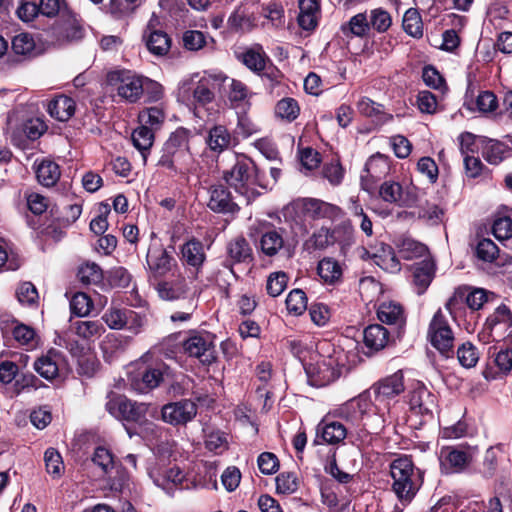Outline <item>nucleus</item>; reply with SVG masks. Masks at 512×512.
<instances>
[{
  "label": "nucleus",
  "mask_w": 512,
  "mask_h": 512,
  "mask_svg": "<svg viewBox=\"0 0 512 512\" xmlns=\"http://www.w3.org/2000/svg\"><path fill=\"white\" fill-rule=\"evenodd\" d=\"M298 489V479L295 473L282 472L276 477V490L281 494H291Z\"/></svg>",
  "instance_id": "0e129e2a"
},
{
  "label": "nucleus",
  "mask_w": 512,
  "mask_h": 512,
  "mask_svg": "<svg viewBox=\"0 0 512 512\" xmlns=\"http://www.w3.org/2000/svg\"><path fill=\"white\" fill-rule=\"evenodd\" d=\"M427 337L431 345L446 358L454 354V333L448 318L441 309L434 314L429 324Z\"/></svg>",
  "instance_id": "39448f33"
},
{
  "label": "nucleus",
  "mask_w": 512,
  "mask_h": 512,
  "mask_svg": "<svg viewBox=\"0 0 512 512\" xmlns=\"http://www.w3.org/2000/svg\"><path fill=\"white\" fill-rule=\"evenodd\" d=\"M399 252L405 259H414L419 257H427L428 255V248L411 238H405L401 241L399 244Z\"/></svg>",
  "instance_id": "8fccbe9b"
},
{
  "label": "nucleus",
  "mask_w": 512,
  "mask_h": 512,
  "mask_svg": "<svg viewBox=\"0 0 512 512\" xmlns=\"http://www.w3.org/2000/svg\"><path fill=\"white\" fill-rule=\"evenodd\" d=\"M180 258L183 265L189 267L197 277L206 261L203 243L194 237L189 239L180 246Z\"/></svg>",
  "instance_id": "f3484780"
},
{
  "label": "nucleus",
  "mask_w": 512,
  "mask_h": 512,
  "mask_svg": "<svg viewBox=\"0 0 512 512\" xmlns=\"http://www.w3.org/2000/svg\"><path fill=\"white\" fill-rule=\"evenodd\" d=\"M498 254L499 249L491 239L483 238L476 246L477 257L485 262H493Z\"/></svg>",
  "instance_id": "680f3d73"
},
{
  "label": "nucleus",
  "mask_w": 512,
  "mask_h": 512,
  "mask_svg": "<svg viewBox=\"0 0 512 512\" xmlns=\"http://www.w3.org/2000/svg\"><path fill=\"white\" fill-rule=\"evenodd\" d=\"M305 371L309 384L315 387L326 386L340 376V369L337 367L336 361L331 357L315 364L306 365Z\"/></svg>",
  "instance_id": "9d476101"
},
{
  "label": "nucleus",
  "mask_w": 512,
  "mask_h": 512,
  "mask_svg": "<svg viewBox=\"0 0 512 512\" xmlns=\"http://www.w3.org/2000/svg\"><path fill=\"white\" fill-rule=\"evenodd\" d=\"M44 461L49 474H52L53 476H60L64 469V465L61 455L57 450L54 448L47 449L44 454Z\"/></svg>",
  "instance_id": "338daca9"
},
{
  "label": "nucleus",
  "mask_w": 512,
  "mask_h": 512,
  "mask_svg": "<svg viewBox=\"0 0 512 512\" xmlns=\"http://www.w3.org/2000/svg\"><path fill=\"white\" fill-rule=\"evenodd\" d=\"M36 176L41 185L52 187L60 179V167L54 161L42 160L37 167Z\"/></svg>",
  "instance_id": "e433bc0d"
},
{
  "label": "nucleus",
  "mask_w": 512,
  "mask_h": 512,
  "mask_svg": "<svg viewBox=\"0 0 512 512\" xmlns=\"http://www.w3.org/2000/svg\"><path fill=\"white\" fill-rule=\"evenodd\" d=\"M167 369L168 367L162 362L145 366L139 374L140 381H135L137 389L144 392L158 387L163 381L164 374L167 372Z\"/></svg>",
  "instance_id": "393cba45"
},
{
  "label": "nucleus",
  "mask_w": 512,
  "mask_h": 512,
  "mask_svg": "<svg viewBox=\"0 0 512 512\" xmlns=\"http://www.w3.org/2000/svg\"><path fill=\"white\" fill-rule=\"evenodd\" d=\"M185 354L199 360L203 365L210 366L217 360L214 337L209 333H192L182 342Z\"/></svg>",
  "instance_id": "423d86ee"
},
{
  "label": "nucleus",
  "mask_w": 512,
  "mask_h": 512,
  "mask_svg": "<svg viewBox=\"0 0 512 512\" xmlns=\"http://www.w3.org/2000/svg\"><path fill=\"white\" fill-rule=\"evenodd\" d=\"M389 331L380 324H371L363 331V342L371 351H380L386 347Z\"/></svg>",
  "instance_id": "7c9ffc66"
},
{
  "label": "nucleus",
  "mask_w": 512,
  "mask_h": 512,
  "mask_svg": "<svg viewBox=\"0 0 512 512\" xmlns=\"http://www.w3.org/2000/svg\"><path fill=\"white\" fill-rule=\"evenodd\" d=\"M300 114L298 102L291 97L279 100L275 106V115L287 122L294 121Z\"/></svg>",
  "instance_id": "a18cd8bd"
},
{
  "label": "nucleus",
  "mask_w": 512,
  "mask_h": 512,
  "mask_svg": "<svg viewBox=\"0 0 512 512\" xmlns=\"http://www.w3.org/2000/svg\"><path fill=\"white\" fill-rule=\"evenodd\" d=\"M172 280L162 278L151 283L160 299L164 301H177L185 299L189 293V286L186 278L180 273Z\"/></svg>",
  "instance_id": "dca6fc26"
},
{
  "label": "nucleus",
  "mask_w": 512,
  "mask_h": 512,
  "mask_svg": "<svg viewBox=\"0 0 512 512\" xmlns=\"http://www.w3.org/2000/svg\"><path fill=\"white\" fill-rule=\"evenodd\" d=\"M207 206L215 213L235 215L240 206L233 201L231 193L223 185H212L209 190Z\"/></svg>",
  "instance_id": "a211bd4d"
},
{
  "label": "nucleus",
  "mask_w": 512,
  "mask_h": 512,
  "mask_svg": "<svg viewBox=\"0 0 512 512\" xmlns=\"http://www.w3.org/2000/svg\"><path fill=\"white\" fill-rule=\"evenodd\" d=\"M346 436L347 429L342 423L322 419L316 427V436L313 443L314 445H336L341 443Z\"/></svg>",
  "instance_id": "6ab92c4d"
},
{
  "label": "nucleus",
  "mask_w": 512,
  "mask_h": 512,
  "mask_svg": "<svg viewBox=\"0 0 512 512\" xmlns=\"http://www.w3.org/2000/svg\"><path fill=\"white\" fill-rule=\"evenodd\" d=\"M228 80V76L223 73L208 74L198 80L195 87L193 88V101L199 105H206L211 103L214 98V92L212 89V82L224 83Z\"/></svg>",
  "instance_id": "412c9836"
},
{
  "label": "nucleus",
  "mask_w": 512,
  "mask_h": 512,
  "mask_svg": "<svg viewBox=\"0 0 512 512\" xmlns=\"http://www.w3.org/2000/svg\"><path fill=\"white\" fill-rule=\"evenodd\" d=\"M147 277L151 283L175 276L180 272L179 264L172 251H168L161 244H151L146 255Z\"/></svg>",
  "instance_id": "20e7f679"
},
{
  "label": "nucleus",
  "mask_w": 512,
  "mask_h": 512,
  "mask_svg": "<svg viewBox=\"0 0 512 512\" xmlns=\"http://www.w3.org/2000/svg\"><path fill=\"white\" fill-rule=\"evenodd\" d=\"M197 414V405L189 399L165 404L161 409V418L164 422L173 425H185L192 421Z\"/></svg>",
  "instance_id": "1a4fd4ad"
},
{
  "label": "nucleus",
  "mask_w": 512,
  "mask_h": 512,
  "mask_svg": "<svg viewBox=\"0 0 512 512\" xmlns=\"http://www.w3.org/2000/svg\"><path fill=\"white\" fill-rule=\"evenodd\" d=\"M457 358L463 367H474L479 359L476 348L470 343H463L457 350Z\"/></svg>",
  "instance_id": "052dcab7"
},
{
  "label": "nucleus",
  "mask_w": 512,
  "mask_h": 512,
  "mask_svg": "<svg viewBox=\"0 0 512 512\" xmlns=\"http://www.w3.org/2000/svg\"><path fill=\"white\" fill-rule=\"evenodd\" d=\"M165 120V113L159 107H149L139 113V122L155 131L161 127Z\"/></svg>",
  "instance_id": "3c124183"
},
{
  "label": "nucleus",
  "mask_w": 512,
  "mask_h": 512,
  "mask_svg": "<svg viewBox=\"0 0 512 512\" xmlns=\"http://www.w3.org/2000/svg\"><path fill=\"white\" fill-rule=\"evenodd\" d=\"M75 333L84 340L99 338L104 332V325L98 320L77 321L74 323Z\"/></svg>",
  "instance_id": "79ce46f5"
},
{
  "label": "nucleus",
  "mask_w": 512,
  "mask_h": 512,
  "mask_svg": "<svg viewBox=\"0 0 512 512\" xmlns=\"http://www.w3.org/2000/svg\"><path fill=\"white\" fill-rule=\"evenodd\" d=\"M258 132L259 127L246 113L238 114L237 124L233 132L236 141L239 137L247 139Z\"/></svg>",
  "instance_id": "6e6d98bb"
},
{
  "label": "nucleus",
  "mask_w": 512,
  "mask_h": 512,
  "mask_svg": "<svg viewBox=\"0 0 512 512\" xmlns=\"http://www.w3.org/2000/svg\"><path fill=\"white\" fill-rule=\"evenodd\" d=\"M317 272L321 279L328 284L340 281L343 273L339 262L331 257H325L319 261Z\"/></svg>",
  "instance_id": "4c0bfd02"
},
{
  "label": "nucleus",
  "mask_w": 512,
  "mask_h": 512,
  "mask_svg": "<svg viewBox=\"0 0 512 512\" xmlns=\"http://www.w3.org/2000/svg\"><path fill=\"white\" fill-rule=\"evenodd\" d=\"M369 25L378 32L387 31L392 25V18L388 11L377 8L370 12Z\"/></svg>",
  "instance_id": "bf43d9fd"
},
{
  "label": "nucleus",
  "mask_w": 512,
  "mask_h": 512,
  "mask_svg": "<svg viewBox=\"0 0 512 512\" xmlns=\"http://www.w3.org/2000/svg\"><path fill=\"white\" fill-rule=\"evenodd\" d=\"M473 460V452L468 447H443L440 452L442 468L447 473L465 471Z\"/></svg>",
  "instance_id": "9b49d317"
},
{
  "label": "nucleus",
  "mask_w": 512,
  "mask_h": 512,
  "mask_svg": "<svg viewBox=\"0 0 512 512\" xmlns=\"http://www.w3.org/2000/svg\"><path fill=\"white\" fill-rule=\"evenodd\" d=\"M77 276L85 285H98L103 281V272L96 263H86L79 267Z\"/></svg>",
  "instance_id": "de8ad7c7"
},
{
  "label": "nucleus",
  "mask_w": 512,
  "mask_h": 512,
  "mask_svg": "<svg viewBox=\"0 0 512 512\" xmlns=\"http://www.w3.org/2000/svg\"><path fill=\"white\" fill-rule=\"evenodd\" d=\"M297 207L304 217L312 220H335L342 214V210L331 203L316 198H303L297 201Z\"/></svg>",
  "instance_id": "f8f14e48"
},
{
  "label": "nucleus",
  "mask_w": 512,
  "mask_h": 512,
  "mask_svg": "<svg viewBox=\"0 0 512 512\" xmlns=\"http://www.w3.org/2000/svg\"><path fill=\"white\" fill-rule=\"evenodd\" d=\"M373 261L383 270L397 272L400 270V263L392 247L384 242H379L372 248Z\"/></svg>",
  "instance_id": "c85d7f7f"
},
{
  "label": "nucleus",
  "mask_w": 512,
  "mask_h": 512,
  "mask_svg": "<svg viewBox=\"0 0 512 512\" xmlns=\"http://www.w3.org/2000/svg\"><path fill=\"white\" fill-rule=\"evenodd\" d=\"M402 27L413 38L419 39L423 36V21L417 9L409 8L404 13Z\"/></svg>",
  "instance_id": "ea45409f"
},
{
  "label": "nucleus",
  "mask_w": 512,
  "mask_h": 512,
  "mask_svg": "<svg viewBox=\"0 0 512 512\" xmlns=\"http://www.w3.org/2000/svg\"><path fill=\"white\" fill-rule=\"evenodd\" d=\"M418 217L430 222L431 224H438L444 217V210L436 204L427 202L425 205L420 207Z\"/></svg>",
  "instance_id": "774afa93"
},
{
  "label": "nucleus",
  "mask_w": 512,
  "mask_h": 512,
  "mask_svg": "<svg viewBox=\"0 0 512 512\" xmlns=\"http://www.w3.org/2000/svg\"><path fill=\"white\" fill-rule=\"evenodd\" d=\"M487 299V292L482 288L460 286L455 290L445 306L451 314L460 302H465L471 310H479L487 302Z\"/></svg>",
  "instance_id": "ddd939ff"
},
{
  "label": "nucleus",
  "mask_w": 512,
  "mask_h": 512,
  "mask_svg": "<svg viewBox=\"0 0 512 512\" xmlns=\"http://www.w3.org/2000/svg\"><path fill=\"white\" fill-rule=\"evenodd\" d=\"M59 354L56 351H49L46 355L39 357L34 362L35 371L47 380H53L58 376Z\"/></svg>",
  "instance_id": "f704fd0d"
},
{
  "label": "nucleus",
  "mask_w": 512,
  "mask_h": 512,
  "mask_svg": "<svg viewBox=\"0 0 512 512\" xmlns=\"http://www.w3.org/2000/svg\"><path fill=\"white\" fill-rule=\"evenodd\" d=\"M249 70L261 73L267 64L268 57L259 45L246 49L237 57Z\"/></svg>",
  "instance_id": "2f4dec72"
},
{
  "label": "nucleus",
  "mask_w": 512,
  "mask_h": 512,
  "mask_svg": "<svg viewBox=\"0 0 512 512\" xmlns=\"http://www.w3.org/2000/svg\"><path fill=\"white\" fill-rule=\"evenodd\" d=\"M229 90L227 93V97L229 101L234 103H240L245 101L249 97V89L248 87L240 80L229 79Z\"/></svg>",
  "instance_id": "69168bd1"
},
{
  "label": "nucleus",
  "mask_w": 512,
  "mask_h": 512,
  "mask_svg": "<svg viewBox=\"0 0 512 512\" xmlns=\"http://www.w3.org/2000/svg\"><path fill=\"white\" fill-rule=\"evenodd\" d=\"M107 84L121 101L134 104L144 95L145 76L131 70H115L107 74Z\"/></svg>",
  "instance_id": "7ed1b4c3"
},
{
  "label": "nucleus",
  "mask_w": 512,
  "mask_h": 512,
  "mask_svg": "<svg viewBox=\"0 0 512 512\" xmlns=\"http://www.w3.org/2000/svg\"><path fill=\"white\" fill-rule=\"evenodd\" d=\"M390 475L393 480L392 491L402 505H408L423 484V475L408 456L394 459L390 463Z\"/></svg>",
  "instance_id": "f257e3e1"
},
{
  "label": "nucleus",
  "mask_w": 512,
  "mask_h": 512,
  "mask_svg": "<svg viewBox=\"0 0 512 512\" xmlns=\"http://www.w3.org/2000/svg\"><path fill=\"white\" fill-rule=\"evenodd\" d=\"M284 247L282 229H270L260 238L261 251L269 257L275 256Z\"/></svg>",
  "instance_id": "c9c22d12"
},
{
  "label": "nucleus",
  "mask_w": 512,
  "mask_h": 512,
  "mask_svg": "<svg viewBox=\"0 0 512 512\" xmlns=\"http://www.w3.org/2000/svg\"><path fill=\"white\" fill-rule=\"evenodd\" d=\"M157 165L180 176H187L196 171V164L191 150L161 154Z\"/></svg>",
  "instance_id": "4468645a"
},
{
  "label": "nucleus",
  "mask_w": 512,
  "mask_h": 512,
  "mask_svg": "<svg viewBox=\"0 0 512 512\" xmlns=\"http://www.w3.org/2000/svg\"><path fill=\"white\" fill-rule=\"evenodd\" d=\"M127 308L110 307L102 315V320L110 329L120 330L127 325Z\"/></svg>",
  "instance_id": "09e8293b"
},
{
  "label": "nucleus",
  "mask_w": 512,
  "mask_h": 512,
  "mask_svg": "<svg viewBox=\"0 0 512 512\" xmlns=\"http://www.w3.org/2000/svg\"><path fill=\"white\" fill-rule=\"evenodd\" d=\"M372 404L370 395L365 392L343 404L339 409V414L348 422L359 425L363 416L370 411Z\"/></svg>",
  "instance_id": "aec40b11"
},
{
  "label": "nucleus",
  "mask_w": 512,
  "mask_h": 512,
  "mask_svg": "<svg viewBox=\"0 0 512 512\" xmlns=\"http://www.w3.org/2000/svg\"><path fill=\"white\" fill-rule=\"evenodd\" d=\"M12 49L15 54L22 56H34L36 44L32 35L28 33H20L12 40Z\"/></svg>",
  "instance_id": "603ef678"
},
{
  "label": "nucleus",
  "mask_w": 512,
  "mask_h": 512,
  "mask_svg": "<svg viewBox=\"0 0 512 512\" xmlns=\"http://www.w3.org/2000/svg\"><path fill=\"white\" fill-rule=\"evenodd\" d=\"M157 165L180 176H187L196 171V164L191 150L161 154Z\"/></svg>",
  "instance_id": "2eb2a0df"
},
{
  "label": "nucleus",
  "mask_w": 512,
  "mask_h": 512,
  "mask_svg": "<svg viewBox=\"0 0 512 512\" xmlns=\"http://www.w3.org/2000/svg\"><path fill=\"white\" fill-rule=\"evenodd\" d=\"M14 340L21 346L33 349L38 344V338L35 330L25 324H18L12 330Z\"/></svg>",
  "instance_id": "49530a36"
},
{
  "label": "nucleus",
  "mask_w": 512,
  "mask_h": 512,
  "mask_svg": "<svg viewBox=\"0 0 512 512\" xmlns=\"http://www.w3.org/2000/svg\"><path fill=\"white\" fill-rule=\"evenodd\" d=\"M288 276L284 272H274L270 274L266 283V290L272 297L279 296L286 288Z\"/></svg>",
  "instance_id": "e2e57ef3"
},
{
  "label": "nucleus",
  "mask_w": 512,
  "mask_h": 512,
  "mask_svg": "<svg viewBox=\"0 0 512 512\" xmlns=\"http://www.w3.org/2000/svg\"><path fill=\"white\" fill-rule=\"evenodd\" d=\"M409 404L416 413L430 414L435 406V399L425 387H418L411 392Z\"/></svg>",
  "instance_id": "72a5a7b5"
},
{
  "label": "nucleus",
  "mask_w": 512,
  "mask_h": 512,
  "mask_svg": "<svg viewBox=\"0 0 512 512\" xmlns=\"http://www.w3.org/2000/svg\"><path fill=\"white\" fill-rule=\"evenodd\" d=\"M413 283L417 287L418 294L424 293L432 282L435 274V262L430 256L412 265Z\"/></svg>",
  "instance_id": "b1692460"
},
{
  "label": "nucleus",
  "mask_w": 512,
  "mask_h": 512,
  "mask_svg": "<svg viewBox=\"0 0 512 512\" xmlns=\"http://www.w3.org/2000/svg\"><path fill=\"white\" fill-rule=\"evenodd\" d=\"M223 177L226 183L244 198L247 205L259 195L256 186L267 188L270 185L269 182H262L258 168L248 158L237 159L233 167L224 172Z\"/></svg>",
  "instance_id": "f03ea898"
},
{
  "label": "nucleus",
  "mask_w": 512,
  "mask_h": 512,
  "mask_svg": "<svg viewBox=\"0 0 512 512\" xmlns=\"http://www.w3.org/2000/svg\"><path fill=\"white\" fill-rule=\"evenodd\" d=\"M404 390V376L399 370L375 382L366 393L370 395L373 404L377 406L378 404H389L391 399L399 396Z\"/></svg>",
  "instance_id": "6e6552de"
},
{
  "label": "nucleus",
  "mask_w": 512,
  "mask_h": 512,
  "mask_svg": "<svg viewBox=\"0 0 512 512\" xmlns=\"http://www.w3.org/2000/svg\"><path fill=\"white\" fill-rule=\"evenodd\" d=\"M193 137L191 130L179 127L171 133L163 145L161 154H170L191 150L190 140Z\"/></svg>",
  "instance_id": "c756f323"
},
{
  "label": "nucleus",
  "mask_w": 512,
  "mask_h": 512,
  "mask_svg": "<svg viewBox=\"0 0 512 512\" xmlns=\"http://www.w3.org/2000/svg\"><path fill=\"white\" fill-rule=\"evenodd\" d=\"M48 129L47 124L41 118H31L22 124L21 131L29 140L39 139Z\"/></svg>",
  "instance_id": "4d7b16f0"
},
{
  "label": "nucleus",
  "mask_w": 512,
  "mask_h": 512,
  "mask_svg": "<svg viewBox=\"0 0 512 512\" xmlns=\"http://www.w3.org/2000/svg\"><path fill=\"white\" fill-rule=\"evenodd\" d=\"M378 319L385 324L403 328L406 319L403 307L393 301L382 302L377 309Z\"/></svg>",
  "instance_id": "cd10ccee"
},
{
  "label": "nucleus",
  "mask_w": 512,
  "mask_h": 512,
  "mask_svg": "<svg viewBox=\"0 0 512 512\" xmlns=\"http://www.w3.org/2000/svg\"><path fill=\"white\" fill-rule=\"evenodd\" d=\"M75 101L66 95H58L47 104L49 115L61 122L68 121L75 113Z\"/></svg>",
  "instance_id": "bb28decb"
},
{
  "label": "nucleus",
  "mask_w": 512,
  "mask_h": 512,
  "mask_svg": "<svg viewBox=\"0 0 512 512\" xmlns=\"http://www.w3.org/2000/svg\"><path fill=\"white\" fill-rule=\"evenodd\" d=\"M289 313L301 315L307 309V296L301 289H293L286 298Z\"/></svg>",
  "instance_id": "5fc2aeb1"
},
{
  "label": "nucleus",
  "mask_w": 512,
  "mask_h": 512,
  "mask_svg": "<svg viewBox=\"0 0 512 512\" xmlns=\"http://www.w3.org/2000/svg\"><path fill=\"white\" fill-rule=\"evenodd\" d=\"M334 240L340 243L342 252L345 254L347 249L354 243V229L352 225L344 222L335 227Z\"/></svg>",
  "instance_id": "13d9d810"
},
{
  "label": "nucleus",
  "mask_w": 512,
  "mask_h": 512,
  "mask_svg": "<svg viewBox=\"0 0 512 512\" xmlns=\"http://www.w3.org/2000/svg\"><path fill=\"white\" fill-rule=\"evenodd\" d=\"M143 38L147 49L155 56H164L171 48V38L162 30H153L147 27Z\"/></svg>",
  "instance_id": "a878e982"
},
{
  "label": "nucleus",
  "mask_w": 512,
  "mask_h": 512,
  "mask_svg": "<svg viewBox=\"0 0 512 512\" xmlns=\"http://www.w3.org/2000/svg\"><path fill=\"white\" fill-rule=\"evenodd\" d=\"M487 326L493 331H505L512 326V314L505 305L499 306L493 314L487 318Z\"/></svg>",
  "instance_id": "37998d69"
},
{
  "label": "nucleus",
  "mask_w": 512,
  "mask_h": 512,
  "mask_svg": "<svg viewBox=\"0 0 512 512\" xmlns=\"http://www.w3.org/2000/svg\"><path fill=\"white\" fill-rule=\"evenodd\" d=\"M226 251V261L230 264L250 263L253 260L252 247L242 235L231 239L226 246Z\"/></svg>",
  "instance_id": "5701e85b"
},
{
  "label": "nucleus",
  "mask_w": 512,
  "mask_h": 512,
  "mask_svg": "<svg viewBox=\"0 0 512 512\" xmlns=\"http://www.w3.org/2000/svg\"><path fill=\"white\" fill-rule=\"evenodd\" d=\"M509 151V147L504 143L490 139L487 141L482 154L488 163L498 165L505 159Z\"/></svg>",
  "instance_id": "c03bdc74"
},
{
  "label": "nucleus",
  "mask_w": 512,
  "mask_h": 512,
  "mask_svg": "<svg viewBox=\"0 0 512 512\" xmlns=\"http://www.w3.org/2000/svg\"><path fill=\"white\" fill-rule=\"evenodd\" d=\"M148 409V404L132 401L123 395L113 396L106 403V410L113 417L127 422H143Z\"/></svg>",
  "instance_id": "0eeeda50"
},
{
  "label": "nucleus",
  "mask_w": 512,
  "mask_h": 512,
  "mask_svg": "<svg viewBox=\"0 0 512 512\" xmlns=\"http://www.w3.org/2000/svg\"><path fill=\"white\" fill-rule=\"evenodd\" d=\"M150 477L154 483L164 490L171 489L170 485L177 486L182 483L184 474L178 467L165 468L163 470H151Z\"/></svg>",
  "instance_id": "473e14b6"
},
{
  "label": "nucleus",
  "mask_w": 512,
  "mask_h": 512,
  "mask_svg": "<svg viewBox=\"0 0 512 512\" xmlns=\"http://www.w3.org/2000/svg\"><path fill=\"white\" fill-rule=\"evenodd\" d=\"M154 138V131L142 124L132 132V143L134 147L141 152L144 160L146 159V153L149 152L153 146Z\"/></svg>",
  "instance_id": "58836bf2"
},
{
  "label": "nucleus",
  "mask_w": 512,
  "mask_h": 512,
  "mask_svg": "<svg viewBox=\"0 0 512 512\" xmlns=\"http://www.w3.org/2000/svg\"><path fill=\"white\" fill-rule=\"evenodd\" d=\"M206 144L211 151L220 154L236 144V140L226 126L219 124L209 129Z\"/></svg>",
  "instance_id": "4be33fe9"
},
{
  "label": "nucleus",
  "mask_w": 512,
  "mask_h": 512,
  "mask_svg": "<svg viewBox=\"0 0 512 512\" xmlns=\"http://www.w3.org/2000/svg\"><path fill=\"white\" fill-rule=\"evenodd\" d=\"M92 309H93V301L84 292H77L70 299L71 313L76 316H79V317L87 316L91 312Z\"/></svg>",
  "instance_id": "864d4df0"
},
{
  "label": "nucleus",
  "mask_w": 512,
  "mask_h": 512,
  "mask_svg": "<svg viewBox=\"0 0 512 512\" xmlns=\"http://www.w3.org/2000/svg\"><path fill=\"white\" fill-rule=\"evenodd\" d=\"M379 195L385 202L391 204H398L399 206L408 205V202L403 197L402 186L395 181H385L381 184Z\"/></svg>",
  "instance_id": "a19ab883"
}]
</instances>
